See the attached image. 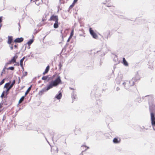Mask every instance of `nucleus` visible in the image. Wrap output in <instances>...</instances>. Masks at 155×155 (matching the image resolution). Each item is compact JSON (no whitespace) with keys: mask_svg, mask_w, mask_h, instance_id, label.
Here are the masks:
<instances>
[{"mask_svg":"<svg viewBox=\"0 0 155 155\" xmlns=\"http://www.w3.org/2000/svg\"><path fill=\"white\" fill-rule=\"evenodd\" d=\"M61 80L59 76L54 81H52L50 84L47 86L46 88H45L40 91V92L43 93L44 92L48 91L50 89L52 88L53 87H55L61 82Z\"/></svg>","mask_w":155,"mask_h":155,"instance_id":"f257e3e1","label":"nucleus"},{"mask_svg":"<svg viewBox=\"0 0 155 155\" xmlns=\"http://www.w3.org/2000/svg\"><path fill=\"white\" fill-rule=\"evenodd\" d=\"M136 77L137 78H133L132 80L130 81H127L123 83V85L124 86V87L126 89H129L130 86H132L134 85V81H135L139 79V75L138 74L136 75Z\"/></svg>","mask_w":155,"mask_h":155,"instance_id":"f03ea898","label":"nucleus"},{"mask_svg":"<svg viewBox=\"0 0 155 155\" xmlns=\"http://www.w3.org/2000/svg\"><path fill=\"white\" fill-rule=\"evenodd\" d=\"M150 111L151 124L154 130H155V109L150 110Z\"/></svg>","mask_w":155,"mask_h":155,"instance_id":"7ed1b4c3","label":"nucleus"},{"mask_svg":"<svg viewBox=\"0 0 155 155\" xmlns=\"http://www.w3.org/2000/svg\"><path fill=\"white\" fill-rule=\"evenodd\" d=\"M15 81L14 80L12 82V84L8 88H7V87L10 84V83H7L6 84H5L4 86V87L7 88L6 91L5 92L6 95L8 94V91L13 86L14 84H15Z\"/></svg>","mask_w":155,"mask_h":155,"instance_id":"20e7f679","label":"nucleus"},{"mask_svg":"<svg viewBox=\"0 0 155 155\" xmlns=\"http://www.w3.org/2000/svg\"><path fill=\"white\" fill-rule=\"evenodd\" d=\"M49 20L50 21H55V22H57L58 20V16L57 15H52L50 17Z\"/></svg>","mask_w":155,"mask_h":155,"instance_id":"39448f33","label":"nucleus"},{"mask_svg":"<svg viewBox=\"0 0 155 155\" xmlns=\"http://www.w3.org/2000/svg\"><path fill=\"white\" fill-rule=\"evenodd\" d=\"M89 31L90 34L94 38L96 39L97 38V35L94 32L91 28H89Z\"/></svg>","mask_w":155,"mask_h":155,"instance_id":"423d86ee","label":"nucleus"},{"mask_svg":"<svg viewBox=\"0 0 155 155\" xmlns=\"http://www.w3.org/2000/svg\"><path fill=\"white\" fill-rule=\"evenodd\" d=\"M18 58V56L15 55L13 58L9 61V64H10L12 63H14L16 62V59Z\"/></svg>","mask_w":155,"mask_h":155,"instance_id":"0eeeda50","label":"nucleus"},{"mask_svg":"<svg viewBox=\"0 0 155 155\" xmlns=\"http://www.w3.org/2000/svg\"><path fill=\"white\" fill-rule=\"evenodd\" d=\"M23 40L22 38H16L14 41L15 42L20 43L22 42Z\"/></svg>","mask_w":155,"mask_h":155,"instance_id":"6e6552de","label":"nucleus"},{"mask_svg":"<svg viewBox=\"0 0 155 155\" xmlns=\"http://www.w3.org/2000/svg\"><path fill=\"white\" fill-rule=\"evenodd\" d=\"M13 42L14 41H13L12 37L8 36V41L7 42L8 43V44H10L12 43V42Z\"/></svg>","mask_w":155,"mask_h":155,"instance_id":"1a4fd4ad","label":"nucleus"},{"mask_svg":"<svg viewBox=\"0 0 155 155\" xmlns=\"http://www.w3.org/2000/svg\"><path fill=\"white\" fill-rule=\"evenodd\" d=\"M49 70V65H48L46 68L45 69V71L43 72V75H45V74L48 73V71Z\"/></svg>","mask_w":155,"mask_h":155,"instance_id":"9d476101","label":"nucleus"},{"mask_svg":"<svg viewBox=\"0 0 155 155\" xmlns=\"http://www.w3.org/2000/svg\"><path fill=\"white\" fill-rule=\"evenodd\" d=\"M123 63L124 64V65L126 66H128V64L125 58H123Z\"/></svg>","mask_w":155,"mask_h":155,"instance_id":"9b49d317","label":"nucleus"},{"mask_svg":"<svg viewBox=\"0 0 155 155\" xmlns=\"http://www.w3.org/2000/svg\"><path fill=\"white\" fill-rule=\"evenodd\" d=\"M25 58V57H24L20 60V65L22 68L23 69V62Z\"/></svg>","mask_w":155,"mask_h":155,"instance_id":"f8f14e48","label":"nucleus"},{"mask_svg":"<svg viewBox=\"0 0 155 155\" xmlns=\"http://www.w3.org/2000/svg\"><path fill=\"white\" fill-rule=\"evenodd\" d=\"M62 97V94L61 93H59L58 95H57L55 97L58 99H60Z\"/></svg>","mask_w":155,"mask_h":155,"instance_id":"ddd939ff","label":"nucleus"},{"mask_svg":"<svg viewBox=\"0 0 155 155\" xmlns=\"http://www.w3.org/2000/svg\"><path fill=\"white\" fill-rule=\"evenodd\" d=\"M32 86H31L27 89L26 91L25 92V96H26L29 92V91L31 89V87Z\"/></svg>","mask_w":155,"mask_h":155,"instance_id":"4468645a","label":"nucleus"},{"mask_svg":"<svg viewBox=\"0 0 155 155\" xmlns=\"http://www.w3.org/2000/svg\"><path fill=\"white\" fill-rule=\"evenodd\" d=\"M34 40L33 39L30 40L27 43L28 45H30L33 42Z\"/></svg>","mask_w":155,"mask_h":155,"instance_id":"2eb2a0df","label":"nucleus"},{"mask_svg":"<svg viewBox=\"0 0 155 155\" xmlns=\"http://www.w3.org/2000/svg\"><path fill=\"white\" fill-rule=\"evenodd\" d=\"M15 42H12V43L10 44H9V47L11 49V50H12L13 49V46L14 45Z\"/></svg>","mask_w":155,"mask_h":155,"instance_id":"dca6fc26","label":"nucleus"},{"mask_svg":"<svg viewBox=\"0 0 155 155\" xmlns=\"http://www.w3.org/2000/svg\"><path fill=\"white\" fill-rule=\"evenodd\" d=\"M58 27V21L57 22H55L54 24V28H57Z\"/></svg>","mask_w":155,"mask_h":155,"instance_id":"f3484780","label":"nucleus"},{"mask_svg":"<svg viewBox=\"0 0 155 155\" xmlns=\"http://www.w3.org/2000/svg\"><path fill=\"white\" fill-rule=\"evenodd\" d=\"M25 96H22L20 99V100L19 101L18 103L19 104H20L24 100V98L25 97Z\"/></svg>","mask_w":155,"mask_h":155,"instance_id":"a211bd4d","label":"nucleus"},{"mask_svg":"<svg viewBox=\"0 0 155 155\" xmlns=\"http://www.w3.org/2000/svg\"><path fill=\"white\" fill-rule=\"evenodd\" d=\"M113 142L115 143H118L120 142L119 141H118V140L116 138H114L113 139Z\"/></svg>","mask_w":155,"mask_h":155,"instance_id":"6ab92c4d","label":"nucleus"},{"mask_svg":"<svg viewBox=\"0 0 155 155\" xmlns=\"http://www.w3.org/2000/svg\"><path fill=\"white\" fill-rule=\"evenodd\" d=\"M48 78V77L47 76H43L42 78V80H46Z\"/></svg>","mask_w":155,"mask_h":155,"instance_id":"aec40b11","label":"nucleus"},{"mask_svg":"<svg viewBox=\"0 0 155 155\" xmlns=\"http://www.w3.org/2000/svg\"><path fill=\"white\" fill-rule=\"evenodd\" d=\"M5 69H6V68L5 67L2 70V72L1 74V75L2 76V74H3V73H4V72H5Z\"/></svg>","mask_w":155,"mask_h":155,"instance_id":"412c9836","label":"nucleus"},{"mask_svg":"<svg viewBox=\"0 0 155 155\" xmlns=\"http://www.w3.org/2000/svg\"><path fill=\"white\" fill-rule=\"evenodd\" d=\"M74 34V30H72L71 32L70 36L71 37H72Z\"/></svg>","mask_w":155,"mask_h":155,"instance_id":"4be33fe9","label":"nucleus"},{"mask_svg":"<svg viewBox=\"0 0 155 155\" xmlns=\"http://www.w3.org/2000/svg\"><path fill=\"white\" fill-rule=\"evenodd\" d=\"M5 91H4L2 93L1 96V98H3V96H4V95H5V94H4V93L5 92Z\"/></svg>","mask_w":155,"mask_h":155,"instance_id":"5701e85b","label":"nucleus"},{"mask_svg":"<svg viewBox=\"0 0 155 155\" xmlns=\"http://www.w3.org/2000/svg\"><path fill=\"white\" fill-rule=\"evenodd\" d=\"M7 69L13 70L14 69V67H9Z\"/></svg>","mask_w":155,"mask_h":155,"instance_id":"b1692460","label":"nucleus"},{"mask_svg":"<svg viewBox=\"0 0 155 155\" xmlns=\"http://www.w3.org/2000/svg\"><path fill=\"white\" fill-rule=\"evenodd\" d=\"M4 79L2 80L0 82V85H2L4 83Z\"/></svg>","mask_w":155,"mask_h":155,"instance_id":"393cba45","label":"nucleus"},{"mask_svg":"<svg viewBox=\"0 0 155 155\" xmlns=\"http://www.w3.org/2000/svg\"><path fill=\"white\" fill-rule=\"evenodd\" d=\"M27 72H25L24 73V74H23V76H26L27 75Z\"/></svg>","mask_w":155,"mask_h":155,"instance_id":"a878e982","label":"nucleus"},{"mask_svg":"<svg viewBox=\"0 0 155 155\" xmlns=\"http://www.w3.org/2000/svg\"><path fill=\"white\" fill-rule=\"evenodd\" d=\"M74 3L73 4H73L70 6V8H71L73 7L74 6Z\"/></svg>","mask_w":155,"mask_h":155,"instance_id":"bb28decb","label":"nucleus"},{"mask_svg":"<svg viewBox=\"0 0 155 155\" xmlns=\"http://www.w3.org/2000/svg\"><path fill=\"white\" fill-rule=\"evenodd\" d=\"M72 37H71V36H70L69 37L67 40V42H69L70 39Z\"/></svg>","mask_w":155,"mask_h":155,"instance_id":"cd10ccee","label":"nucleus"},{"mask_svg":"<svg viewBox=\"0 0 155 155\" xmlns=\"http://www.w3.org/2000/svg\"><path fill=\"white\" fill-rule=\"evenodd\" d=\"M76 97V96H74V95H72V98H74V99H75L76 98V97Z\"/></svg>","mask_w":155,"mask_h":155,"instance_id":"c85d7f7f","label":"nucleus"},{"mask_svg":"<svg viewBox=\"0 0 155 155\" xmlns=\"http://www.w3.org/2000/svg\"><path fill=\"white\" fill-rule=\"evenodd\" d=\"M14 47L15 48H16L17 47V45L16 44L14 45L13 48Z\"/></svg>","mask_w":155,"mask_h":155,"instance_id":"c756f323","label":"nucleus"},{"mask_svg":"<svg viewBox=\"0 0 155 155\" xmlns=\"http://www.w3.org/2000/svg\"><path fill=\"white\" fill-rule=\"evenodd\" d=\"M78 0H74V2H73V4L74 3H76V2H77V1H78Z\"/></svg>","mask_w":155,"mask_h":155,"instance_id":"7c9ffc66","label":"nucleus"},{"mask_svg":"<svg viewBox=\"0 0 155 155\" xmlns=\"http://www.w3.org/2000/svg\"><path fill=\"white\" fill-rule=\"evenodd\" d=\"M120 90V88L118 87H117V88H116V90L117 91H119V90Z\"/></svg>","mask_w":155,"mask_h":155,"instance_id":"2f4dec72","label":"nucleus"},{"mask_svg":"<svg viewBox=\"0 0 155 155\" xmlns=\"http://www.w3.org/2000/svg\"><path fill=\"white\" fill-rule=\"evenodd\" d=\"M2 107V104L1 103H0V108H1Z\"/></svg>","mask_w":155,"mask_h":155,"instance_id":"473e14b6","label":"nucleus"},{"mask_svg":"<svg viewBox=\"0 0 155 155\" xmlns=\"http://www.w3.org/2000/svg\"><path fill=\"white\" fill-rule=\"evenodd\" d=\"M60 2L61 3L63 2L62 1V0H60Z\"/></svg>","mask_w":155,"mask_h":155,"instance_id":"72a5a7b5","label":"nucleus"},{"mask_svg":"<svg viewBox=\"0 0 155 155\" xmlns=\"http://www.w3.org/2000/svg\"><path fill=\"white\" fill-rule=\"evenodd\" d=\"M42 21H45V19H44L43 18L42 19Z\"/></svg>","mask_w":155,"mask_h":155,"instance_id":"f704fd0d","label":"nucleus"},{"mask_svg":"<svg viewBox=\"0 0 155 155\" xmlns=\"http://www.w3.org/2000/svg\"><path fill=\"white\" fill-rule=\"evenodd\" d=\"M61 37H62V39H63V35H62V34Z\"/></svg>","mask_w":155,"mask_h":155,"instance_id":"c9c22d12","label":"nucleus"},{"mask_svg":"<svg viewBox=\"0 0 155 155\" xmlns=\"http://www.w3.org/2000/svg\"><path fill=\"white\" fill-rule=\"evenodd\" d=\"M18 25H19V27H20V24H18Z\"/></svg>","mask_w":155,"mask_h":155,"instance_id":"e433bc0d","label":"nucleus"},{"mask_svg":"<svg viewBox=\"0 0 155 155\" xmlns=\"http://www.w3.org/2000/svg\"><path fill=\"white\" fill-rule=\"evenodd\" d=\"M61 33L62 34V31H61Z\"/></svg>","mask_w":155,"mask_h":155,"instance_id":"4c0bfd02","label":"nucleus"},{"mask_svg":"<svg viewBox=\"0 0 155 155\" xmlns=\"http://www.w3.org/2000/svg\"><path fill=\"white\" fill-rule=\"evenodd\" d=\"M70 88L71 89H73L72 88Z\"/></svg>","mask_w":155,"mask_h":155,"instance_id":"58836bf2","label":"nucleus"},{"mask_svg":"<svg viewBox=\"0 0 155 155\" xmlns=\"http://www.w3.org/2000/svg\"><path fill=\"white\" fill-rule=\"evenodd\" d=\"M54 75L53 76V77H54Z\"/></svg>","mask_w":155,"mask_h":155,"instance_id":"ea45409f","label":"nucleus"},{"mask_svg":"<svg viewBox=\"0 0 155 155\" xmlns=\"http://www.w3.org/2000/svg\"><path fill=\"white\" fill-rule=\"evenodd\" d=\"M18 65H19V63H18Z\"/></svg>","mask_w":155,"mask_h":155,"instance_id":"a19ab883","label":"nucleus"},{"mask_svg":"<svg viewBox=\"0 0 155 155\" xmlns=\"http://www.w3.org/2000/svg\"><path fill=\"white\" fill-rule=\"evenodd\" d=\"M84 147V146H81V147Z\"/></svg>","mask_w":155,"mask_h":155,"instance_id":"79ce46f5","label":"nucleus"}]
</instances>
